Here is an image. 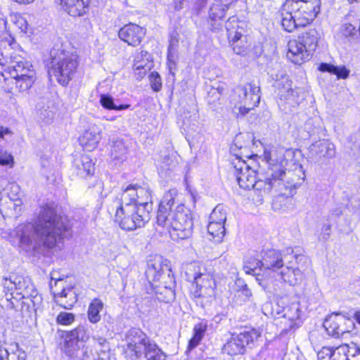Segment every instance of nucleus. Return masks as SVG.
<instances>
[{
  "instance_id": "nucleus-1",
  "label": "nucleus",
  "mask_w": 360,
  "mask_h": 360,
  "mask_svg": "<svg viewBox=\"0 0 360 360\" xmlns=\"http://www.w3.org/2000/svg\"><path fill=\"white\" fill-rule=\"evenodd\" d=\"M285 163L284 158L280 162L270 159L268 168L259 171L242 160L240 155L235 154L231 166L238 185L243 189L253 188L269 193L274 188H278L282 195L292 196L304 181L305 174L301 166L286 171Z\"/></svg>"
},
{
  "instance_id": "nucleus-2",
  "label": "nucleus",
  "mask_w": 360,
  "mask_h": 360,
  "mask_svg": "<svg viewBox=\"0 0 360 360\" xmlns=\"http://www.w3.org/2000/svg\"><path fill=\"white\" fill-rule=\"evenodd\" d=\"M151 191L148 186L129 184L109 204L110 213H115V221L126 231L141 228L150 219L153 210Z\"/></svg>"
},
{
  "instance_id": "nucleus-3",
  "label": "nucleus",
  "mask_w": 360,
  "mask_h": 360,
  "mask_svg": "<svg viewBox=\"0 0 360 360\" xmlns=\"http://www.w3.org/2000/svg\"><path fill=\"white\" fill-rule=\"evenodd\" d=\"M20 231V243L22 245H32V238L30 233L33 232L46 247L52 248L71 235V225L66 217L47 207L41 210L35 224H28L18 231Z\"/></svg>"
},
{
  "instance_id": "nucleus-4",
  "label": "nucleus",
  "mask_w": 360,
  "mask_h": 360,
  "mask_svg": "<svg viewBox=\"0 0 360 360\" xmlns=\"http://www.w3.org/2000/svg\"><path fill=\"white\" fill-rule=\"evenodd\" d=\"M126 342L124 353L130 360H167L162 349L141 329L129 330Z\"/></svg>"
},
{
  "instance_id": "nucleus-5",
  "label": "nucleus",
  "mask_w": 360,
  "mask_h": 360,
  "mask_svg": "<svg viewBox=\"0 0 360 360\" xmlns=\"http://www.w3.org/2000/svg\"><path fill=\"white\" fill-rule=\"evenodd\" d=\"M48 73L62 86H67L74 77L78 67V56L72 52L53 48L50 53Z\"/></svg>"
},
{
  "instance_id": "nucleus-6",
  "label": "nucleus",
  "mask_w": 360,
  "mask_h": 360,
  "mask_svg": "<svg viewBox=\"0 0 360 360\" xmlns=\"http://www.w3.org/2000/svg\"><path fill=\"white\" fill-rule=\"evenodd\" d=\"M4 80L9 78L20 92L28 90L36 79V72L32 63L21 57H14L1 72Z\"/></svg>"
},
{
  "instance_id": "nucleus-7",
  "label": "nucleus",
  "mask_w": 360,
  "mask_h": 360,
  "mask_svg": "<svg viewBox=\"0 0 360 360\" xmlns=\"http://www.w3.org/2000/svg\"><path fill=\"white\" fill-rule=\"evenodd\" d=\"M321 33L315 28H311L298 37V40L288 42V58L295 64H302L309 60L312 52L316 50Z\"/></svg>"
},
{
  "instance_id": "nucleus-8",
  "label": "nucleus",
  "mask_w": 360,
  "mask_h": 360,
  "mask_svg": "<svg viewBox=\"0 0 360 360\" xmlns=\"http://www.w3.org/2000/svg\"><path fill=\"white\" fill-rule=\"evenodd\" d=\"M61 338L64 340L62 349L68 356L75 360H86L87 350L82 345L89 340V334L84 326L63 331Z\"/></svg>"
},
{
  "instance_id": "nucleus-9",
  "label": "nucleus",
  "mask_w": 360,
  "mask_h": 360,
  "mask_svg": "<svg viewBox=\"0 0 360 360\" xmlns=\"http://www.w3.org/2000/svg\"><path fill=\"white\" fill-rule=\"evenodd\" d=\"M174 239H186L193 233V221L190 210L183 205L176 207L166 226Z\"/></svg>"
},
{
  "instance_id": "nucleus-10",
  "label": "nucleus",
  "mask_w": 360,
  "mask_h": 360,
  "mask_svg": "<svg viewBox=\"0 0 360 360\" xmlns=\"http://www.w3.org/2000/svg\"><path fill=\"white\" fill-rule=\"evenodd\" d=\"M321 0H285L283 11L295 13L298 22L311 24L321 11Z\"/></svg>"
},
{
  "instance_id": "nucleus-11",
  "label": "nucleus",
  "mask_w": 360,
  "mask_h": 360,
  "mask_svg": "<svg viewBox=\"0 0 360 360\" xmlns=\"http://www.w3.org/2000/svg\"><path fill=\"white\" fill-rule=\"evenodd\" d=\"M294 250L288 248L283 251L269 250L262 255V269H264V274L269 271L278 273L282 269L285 264L291 263L290 259H293Z\"/></svg>"
},
{
  "instance_id": "nucleus-12",
  "label": "nucleus",
  "mask_w": 360,
  "mask_h": 360,
  "mask_svg": "<svg viewBox=\"0 0 360 360\" xmlns=\"http://www.w3.org/2000/svg\"><path fill=\"white\" fill-rule=\"evenodd\" d=\"M261 335L255 329L245 330L239 334H233L223 347V352L230 356L243 354L245 348Z\"/></svg>"
},
{
  "instance_id": "nucleus-13",
  "label": "nucleus",
  "mask_w": 360,
  "mask_h": 360,
  "mask_svg": "<svg viewBox=\"0 0 360 360\" xmlns=\"http://www.w3.org/2000/svg\"><path fill=\"white\" fill-rule=\"evenodd\" d=\"M165 274L168 279L174 277L169 261L160 255L150 256L147 260V267L145 271L148 282L159 281Z\"/></svg>"
},
{
  "instance_id": "nucleus-14",
  "label": "nucleus",
  "mask_w": 360,
  "mask_h": 360,
  "mask_svg": "<svg viewBox=\"0 0 360 360\" xmlns=\"http://www.w3.org/2000/svg\"><path fill=\"white\" fill-rule=\"evenodd\" d=\"M3 288L8 291H15L16 295H31L30 292L35 293L34 285L28 277L17 274H11L9 277H5L2 281Z\"/></svg>"
},
{
  "instance_id": "nucleus-15",
  "label": "nucleus",
  "mask_w": 360,
  "mask_h": 360,
  "mask_svg": "<svg viewBox=\"0 0 360 360\" xmlns=\"http://www.w3.org/2000/svg\"><path fill=\"white\" fill-rule=\"evenodd\" d=\"M304 259H306L304 255L293 252V259H290L292 262L285 264L278 274L284 282L289 283L290 285H298L303 279V274L297 265Z\"/></svg>"
},
{
  "instance_id": "nucleus-16",
  "label": "nucleus",
  "mask_w": 360,
  "mask_h": 360,
  "mask_svg": "<svg viewBox=\"0 0 360 360\" xmlns=\"http://www.w3.org/2000/svg\"><path fill=\"white\" fill-rule=\"evenodd\" d=\"M177 194L176 189H170L164 194L160 202L157 214V224L159 226H164L167 224Z\"/></svg>"
},
{
  "instance_id": "nucleus-17",
  "label": "nucleus",
  "mask_w": 360,
  "mask_h": 360,
  "mask_svg": "<svg viewBox=\"0 0 360 360\" xmlns=\"http://www.w3.org/2000/svg\"><path fill=\"white\" fill-rule=\"evenodd\" d=\"M146 30L136 24L125 25L119 31V37L129 45L136 46L143 39Z\"/></svg>"
},
{
  "instance_id": "nucleus-18",
  "label": "nucleus",
  "mask_w": 360,
  "mask_h": 360,
  "mask_svg": "<svg viewBox=\"0 0 360 360\" xmlns=\"http://www.w3.org/2000/svg\"><path fill=\"white\" fill-rule=\"evenodd\" d=\"M310 157L316 161L323 158H333L335 156V145L327 139L313 143L309 148Z\"/></svg>"
},
{
  "instance_id": "nucleus-19",
  "label": "nucleus",
  "mask_w": 360,
  "mask_h": 360,
  "mask_svg": "<svg viewBox=\"0 0 360 360\" xmlns=\"http://www.w3.org/2000/svg\"><path fill=\"white\" fill-rule=\"evenodd\" d=\"M262 258L259 259L255 256L246 257L244 260L243 269L247 274L256 276V280L262 287L264 290L270 291L268 281L264 280L259 276H263L264 269H262Z\"/></svg>"
},
{
  "instance_id": "nucleus-20",
  "label": "nucleus",
  "mask_w": 360,
  "mask_h": 360,
  "mask_svg": "<svg viewBox=\"0 0 360 360\" xmlns=\"http://www.w3.org/2000/svg\"><path fill=\"white\" fill-rule=\"evenodd\" d=\"M237 92L243 104L248 105L250 108H255L259 103L260 89L256 84L247 83L243 86H238Z\"/></svg>"
},
{
  "instance_id": "nucleus-21",
  "label": "nucleus",
  "mask_w": 360,
  "mask_h": 360,
  "mask_svg": "<svg viewBox=\"0 0 360 360\" xmlns=\"http://www.w3.org/2000/svg\"><path fill=\"white\" fill-rule=\"evenodd\" d=\"M90 0H56L61 8L73 17L83 16L89 11Z\"/></svg>"
},
{
  "instance_id": "nucleus-22",
  "label": "nucleus",
  "mask_w": 360,
  "mask_h": 360,
  "mask_svg": "<svg viewBox=\"0 0 360 360\" xmlns=\"http://www.w3.org/2000/svg\"><path fill=\"white\" fill-rule=\"evenodd\" d=\"M197 290L194 292L195 297H212L214 293L216 282L212 276L207 274V271L198 278L195 283Z\"/></svg>"
},
{
  "instance_id": "nucleus-23",
  "label": "nucleus",
  "mask_w": 360,
  "mask_h": 360,
  "mask_svg": "<svg viewBox=\"0 0 360 360\" xmlns=\"http://www.w3.org/2000/svg\"><path fill=\"white\" fill-rule=\"evenodd\" d=\"M101 139V129L96 125H92L84 132L79 141L84 150L91 151L97 147Z\"/></svg>"
},
{
  "instance_id": "nucleus-24",
  "label": "nucleus",
  "mask_w": 360,
  "mask_h": 360,
  "mask_svg": "<svg viewBox=\"0 0 360 360\" xmlns=\"http://www.w3.org/2000/svg\"><path fill=\"white\" fill-rule=\"evenodd\" d=\"M72 170L79 177L86 178L94 174V163L89 155H82L79 158L74 160Z\"/></svg>"
},
{
  "instance_id": "nucleus-25",
  "label": "nucleus",
  "mask_w": 360,
  "mask_h": 360,
  "mask_svg": "<svg viewBox=\"0 0 360 360\" xmlns=\"http://www.w3.org/2000/svg\"><path fill=\"white\" fill-rule=\"evenodd\" d=\"M271 78L274 80L273 86L276 88L278 98L284 97V94L292 89V82L284 70H278V72H269Z\"/></svg>"
},
{
  "instance_id": "nucleus-26",
  "label": "nucleus",
  "mask_w": 360,
  "mask_h": 360,
  "mask_svg": "<svg viewBox=\"0 0 360 360\" xmlns=\"http://www.w3.org/2000/svg\"><path fill=\"white\" fill-rule=\"evenodd\" d=\"M244 25L245 23L243 22H239L236 17L232 16L229 18L225 25L228 39H247V35L245 34V30Z\"/></svg>"
},
{
  "instance_id": "nucleus-27",
  "label": "nucleus",
  "mask_w": 360,
  "mask_h": 360,
  "mask_svg": "<svg viewBox=\"0 0 360 360\" xmlns=\"http://www.w3.org/2000/svg\"><path fill=\"white\" fill-rule=\"evenodd\" d=\"M281 18L283 29L288 32H292L295 30L306 26L303 22H298L295 13L290 11H283V5L281 11Z\"/></svg>"
},
{
  "instance_id": "nucleus-28",
  "label": "nucleus",
  "mask_w": 360,
  "mask_h": 360,
  "mask_svg": "<svg viewBox=\"0 0 360 360\" xmlns=\"http://www.w3.org/2000/svg\"><path fill=\"white\" fill-rule=\"evenodd\" d=\"M302 93V91L301 89L292 88L284 94V97H281L278 100V105L285 106V108L297 106L304 98Z\"/></svg>"
},
{
  "instance_id": "nucleus-29",
  "label": "nucleus",
  "mask_w": 360,
  "mask_h": 360,
  "mask_svg": "<svg viewBox=\"0 0 360 360\" xmlns=\"http://www.w3.org/2000/svg\"><path fill=\"white\" fill-rule=\"evenodd\" d=\"M54 294L55 297L58 296L56 302L64 309H71L77 302V295L72 288H63L58 295H56V292H54Z\"/></svg>"
},
{
  "instance_id": "nucleus-30",
  "label": "nucleus",
  "mask_w": 360,
  "mask_h": 360,
  "mask_svg": "<svg viewBox=\"0 0 360 360\" xmlns=\"http://www.w3.org/2000/svg\"><path fill=\"white\" fill-rule=\"evenodd\" d=\"M186 280L194 283L207 271L203 264L198 262L186 264L184 266Z\"/></svg>"
},
{
  "instance_id": "nucleus-31",
  "label": "nucleus",
  "mask_w": 360,
  "mask_h": 360,
  "mask_svg": "<svg viewBox=\"0 0 360 360\" xmlns=\"http://www.w3.org/2000/svg\"><path fill=\"white\" fill-rule=\"evenodd\" d=\"M175 281L174 278L172 277L169 279V285L160 286L156 291L157 298L160 302L165 303H169L175 299Z\"/></svg>"
},
{
  "instance_id": "nucleus-32",
  "label": "nucleus",
  "mask_w": 360,
  "mask_h": 360,
  "mask_svg": "<svg viewBox=\"0 0 360 360\" xmlns=\"http://www.w3.org/2000/svg\"><path fill=\"white\" fill-rule=\"evenodd\" d=\"M128 153V147L123 139H117L112 141L110 155L114 160L123 161Z\"/></svg>"
},
{
  "instance_id": "nucleus-33",
  "label": "nucleus",
  "mask_w": 360,
  "mask_h": 360,
  "mask_svg": "<svg viewBox=\"0 0 360 360\" xmlns=\"http://www.w3.org/2000/svg\"><path fill=\"white\" fill-rule=\"evenodd\" d=\"M103 302L100 299L92 300L87 311L88 319L91 323H96L100 321V312L103 309Z\"/></svg>"
},
{
  "instance_id": "nucleus-34",
  "label": "nucleus",
  "mask_w": 360,
  "mask_h": 360,
  "mask_svg": "<svg viewBox=\"0 0 360 360\" xmlns=\"http://www.w3.org/2000/svg\"><path fill=\"white\" fill-rule=\"evenodd\" d=\"M338 322V313L333 314L327 317L323 322V327L328 334L334 338H340V326Z\"/></svg>"
},
{
  "instance_id": "nucleus-35",
  "label": "nucleus",
  "mask_w": 360,
  "mask_h": 360,
  "mask_svg": "<svg viewBox=\"0 0 360 360\" xmlns=\"http://www.w3.org/2000/svg\"><path fill=\"white\" fill-rule=\"evenodd\" d=\"M319 70L321 72H328L335 75L339 79H346L349 74V70L345 66L338 67L325 63L319 65Z\"/></svg>"
},
{
  "instance_id": "nucleus-36",
  "label": "nucleus",
  "mask_w": 360,
  "mask_h": 360,
  "mask_svg": "<svg viewBox=\"0 0 360 360\" xmlns=\"http://www.w3.org/2000/svg\"><path fill=\"white\" fill-rule=\"evenodd\" d=\"M348 313H338V323L340 336L352 332L355 328L354 320L347 316Z\"/></svg>"
},
{
  "instance_id": "nucleus-37",
  "label": "nucleus",
  "mask_w": 360,
  "mask_h": 360,
  "mask_svg": "<svg viewBox=\"0 0 360 360\" xmlns=\"http://www.w3.org/2000/svg\"><path fill=\"white\" fill-rule=\"evenodd\" d=\"M207 232L213 236V238H216V241L219 242L225 235L224 224L209 220Z\"/></svg>"
},
{
  "instance_id": "nucleus-38",
  "label": "nucleus",
  "mask_w": 360,
  "mask_h": 360,
  "mask_svg": "<svg viewBox=\"0 0 360 360\" xmlns=\"http://www.w3.org/2000/svg\"><path fill=\"white\" fill-rule=\"evenodd\" d=\"M226 91L224 84L216 83L214 86H211L207 91V101L210 104L214 103L220 99L221 95Z\"/></svg>"
},
{
  "instance_id": "nucleus-39",
  "label": "nucleus",
  "mask_w": 360,
  "mask_h": 360,
  "mask_svg": "<svg viewBox=\"0 0 360 360\" xmlns=\"http://www.w3.org/2000/svg\"><path fill=\"white\" fill-rule=\"evenodd\" d=\"M101 105L108 110H123L129 108V104H122L116 105L114 103L112 97L108 94H102L100 98Z\"/></svg>"
},
{
  "instance_id": "nucleus-40",
  "label": "nucleus",
  "mask_w": 360,
  "mask_h": 360,
  "mask_svg": "<svg viewBox=\"0 0 360 360\" xmlns=\"http://www.w3.org/2000/svg\"><path fill=\"white\" fill-rule=\"evenodd\" d=\"M21 203L20 199L13 200L11 197H6V198H0V212L4 214H9L8 210L14 209L16 210Z\"/></svg>"
},
{
  "instance_id": "nucleus-41",
  "label": "nucleus",
  "mask_w": 360,
  "mask_h": 360,
  "mask_svg": "<svg viewBox=\"0 0 360 360\" xmlns=\"http://www.w3.org/2000/svg\"><path fill=\"white\" fill-rule=\"evenodd\" d=\"M229 41L231 42L233 50L236 54L241 56L247 54L249 47L247 39H229Z\"/></svg>"
},
{
  "instance_id": "nucleus-42",
  "label": "nucleus",
  "mask_w": 360,
  "mask_h": 360,
  "mask_svg": "<svg viewBox=\"0 0 360 360\" xmlns=\"http://www.w3.org/2000/svg\"><path fill=\"white\" fill-rule=\"evenodd\" d=\"M227 7L219 4L215 3L210 8V18L212 20H221L224 16Z\"/></svg>"
},
{
  "instance_id": "nucleus-43",
  "label": "nucleus",
  "mask_w": 360,
  "mask_h": 360,
  "mask_svg": "<svg viewBox=\"0 0 360 360\" xmlns=\"http://www.w3.org/2000/svg\"><path fill=\"white\" fill-rule=\"evenodd\" d=\"M210 221L225 223L226 220V212L222 205H218L212 210L209 217Z\"/></svg>"
},
{
  "instance_id": "nucleus-44",
  "label": "nucleus",
  "mask_w": 360,
  "mask_h": 360,
  "mask_svg": "<svg viewBox=\"0 0 360 360\" xmlns=\"http://www.w3.org/2000/svg\"><path fill=\"white\" fill-rule=\"evenodd\" d=\"M37 116L39 120L44 124H49L54 117V112L49 106L45 108L42 106L37 110Z\"/></svg>"
},
{
  "instance_id": "nucleus-45",
  "label": "nucleus",
  "mask_w": 360,
  "mask_h": 360,
  "mask_svg": "<svg viewBox=\"0 0 360 360\" xmlns=\"http://www.w3.org/2000/svg\"><path fill=\"white\" fill-rule=\"evenodd\" d=\"M30 294H32L31 295H28V296H24L23 295H21L19 296V301L20 300H22V303H25V304H28L29 305H32L34 308H36V307L37 305H39L41 302V300H42V298L41 297V295H39L37 291V290L35 289V293L34 292H30Z\"/></svg>"
},
{
  "instance_id": "nucleus-46",
  "label": "nucleus",
  "mask_w": 360,
  "mask_h": 360,
  "mask_svg": "<svg viewBox=\"0 0 360 360\" xmlns=\"http://www.w3.org/2000/svg\"><path fill=\"white\" fill-rule=\"evenodd\" d=\"M350 349L347 345H342L333 350V360H349Z\"/></svg>"
},
{
  "instance_id": "nucleus-47",
  "label": "nucleus",
  "mask_w": 360,
  "mask_h": 360,
  "mask_svg": "<svg viewBox=\"0 0 360 360\" xmlns=\"http://www.w3.org/2000/svg\"><path fill=\"white\" fill-rule=\"evenodd\" d=\"M340 34L342 37L349 41L356 36V27L350 23L344 24L341 26Z\"/></svg>"
},
{
  "instance_id": "nucleus-48",
  "label": "nucleus",
  "mask_w": 360,
  "mask_h": 360,
  "mask_svg": "<svg viewBox=\"0 0 360 360\" xmlns=\"http://www.w3.org/2000/svg\"><path fill=\"white\" fill-rule=\"evenodd\" d=\"M75 320V315L72 313L61 311L56 317V323L60 325L68 326Z\"/></svg>"
},
{
  "instance_id": "nucleus-49",
  "label": "nucleus",
  "mask_w": 360,
  "mask_h": 360,
  "mask_svg": "<svg viewBox=\"0 0 360 360\" xmlns=\"http://www.w3.org/2000/svg\"><path fill=\"white\" fill-rule=\"evenodd\" d=\"M151 88L154 91H160L162 89V82L160 75L157 72H152L150 75Z\"/></svg>"
},
{
  "instance_id": "nucleus-50",
  "label": "nucleus",
  "mask_w": 360,
  "mask_h": 360,
  "mask_svg": "<svg viewBox=\"0 0 360 360\" xmlns=\"http://www.w3.org/2000/svg\"><path fill=\"white\" fill-rule=\"evenodd\" d=\"M26 352L22 349H20L18 347V345H17L16 350L12 352L11 354H9V356L8 357V360H26Z\"/></svg>"
},
{
  "instance_id": "nucleus-51",
  "label": "nucleus",
  "mask_w": 360,
  "mask_h": 360,
  "mask_svg": "<svg viewBox=\"0 0 360 360\" xmlns=\"http://www.w3.org/2000/svg\"><path fill=\"white\" fill-rule=\"evenodd\" d=\"M4 292H5V297L8 302H10V304L12 308H15L17 306L13 301V300H16V302H19V296L16 295L15 291L11 290L8 291L7 289L4 288Z\"/></svg>"
},
{
  "instance_id": "nucleus-52",
  "label": "nucleus",
  "mask_w": 360,
  "mask_h": 360,
  "mask_svg": "<svg viewBox=\"0 0 360 360\" xmlns=\"http://www.w3.org/2000/svg\"><path fill=\"white\" fill-rule=\"evenodd\" d=\"M333 350L330 347H323L318 353V359L333 358Z\"/></svg>"
},
{
  "instance_id": "nucleus-53",
  "label": "nucleus",
  "mask_w": 360,
  "mask_h": 360,
  "mask_svg": "<svg viewBox=\"0 0 360 360\" xmlns=\"http://www.w3.org/2000/svg\"><path fill=\"white\" fill-rule=\"evenodd\" d=\"M207 328V321H201L200 323L195 325L193 328V333L197 335H200L202 337L204 336L205 333Z\"/></svg>"
},
{
  "instance_id": "nucleus-54",
  "label": "nucleus",
  "mask_w": 360,
  "mask_h": 360,
  "mask_svg": "<svg viewBox=\"0 0 360 360\" xmlns=\"http://www.w3.org/2000/svg\"><path fill=\"white\" fill-rule=\"evenodd\" d=\"M202 338L203 337H202L201 335H197L196 333H194L193 336L189 340L187 350L190 351L195 348L199 345Z\"/></svg>"
},
{
  "instance_id": "nucleus-55",
  "label": "nucleus",
  "mask_w": 360,
  "mask_h": 360,
  "mask_svg": "<svg viewBox=\"0 0 360 360\" xmlns=\"http://www.w3.org/2000/svg\"><path fill=\"white\" fill-rule=\"evenodd\" d=\"M13 162V156L7 153L0 155V165H7Z\"/></svg>"
},
{
  "instance_id": "nucleus-56",
  "label": "nucleus",
  "mask_w": 360,
  "mask_h": 360,
  "mask_svg": "<svg viewBox=\"0 0 360 360\" xmlns=\"http://www.w3.org/2000/svg\"><path fill=\"white\" fill-rule=\"evenodd\" d=\"M21 312L22 316H30L32 312L36 311V308H34L32 305L25 304L21 302Z\"/></svg>"
},
{
  "instance_id": "nucleus-57",
  "label": "nucleus",
  "mask_w": 360,
  "mask_h": 360,
  "mask_svg": "<svg viewBox=\"0 0 360 360\" xmlns=\"http://www.w3.org/2000/svg\"><path fill=\"white\" fill-rule=\"evenodd\" d=\"M248 285L245 283L243 279L240 278H237L235 280V287L236 291L240 292L242 290V289H244Z\"/></svg>"
},
{
  "instance_id": "nucleus-58",
  "label": "nucleus",
  "mask_w": 360,
  "mask_h": 360,
  "mask_svg": "<svg viewBox=\"0 0 360 360\" xmlns=\"http://www.w3.org/2000/svg\"><path fill=\"white\" fill-rule=\"evenodd\" d=\"M187 1L188 0H173L174 9L176 11H181L184 8Z\"/></svg>"
},
{
  "instance_id": "nucleus-59",
  "label": "nucleus",
  "mask_w": 360,
  "mask_h": 360,
  "mask_svg": "<svg viewBox=\"0 0 360 360\" xmlns=\"http://www.w3.org/2000/svg\"><path fill=\"white\" fill-rule=\"evenodd\" d=\"M352 349L354 352L352 353L350 351L349 360H360V349L354 347Z\"/></svg>"
},
{
  "instance_id": "nucleus-60",
  "label": "nucleus",
  "mask_w": 360,
  "mask_h": 360,
  "mask_svg": "<svg viewBox=\"0 0 360 360\" xmlns=\"http://www.w3.org/2000/svg\"><path fill=\"white\" fill-rule=\"evenodd\" d=\"M239 292H240L241 295L245 297L244 300H248L252 296V291L248 288V286L245 287L244 289H242V290Z\"/></svg>"
},
{
  "instance_id": "nucleus-61",
  "label": "nucleus",
  "mask_w": 360,
  "mask_h": 360,
  "mask_svg": "<svg viewBox=\"0 0 360 360\" xmlns=\"http://www.w3.org/2000/svg\"><path fill=\"white\" fill-rule=\"evenodd\" d=\"M179 39L176 35H172L169 40V45L168 48H171L172 49H176V47L178 46Z\"/></svg>"
},
{
  "instance_id": "nucleus-62",
  "label": "nucleus",
  "mask_w": 360,
  "mask_h": 360,
  "mask_svg": "<svg viewBox=\"0 0 360 360\" xmlns=\"http://www.w3.org/2000/svg\"><path fill=\"white\" fill-rule=\"evenodd\" d=\"M167 67L169 73L174 76L175 75L174 70H176V63L174 60H167Z\"/></svg>"
},
{
  "instance_id": "nucleus-63",
  "label": "nucleus",
  "mask_w": 360,
  "mask_h": 360,
  "mask_svg": "<svg viewBox=\"0 0 360 360\" xmlns=\"http://www.w3.org/2000/svg\"><path fill=\"white\" fill-rule=\"evenodd\" d=\"M254 108H250L249 107L248 105H245V104H243V106H240L239 107V112L241 115H246L247 113L249 112V111L251 110V109H253Z\"/></svg>"
},
{
  "instance_id": "nucleus-64",
  "label": "nucleus",
  "mask_w": 360,
  "mask_h": 360,
  "mask_svg": "<svg viewBox=\"0 0 360 360\" xmlns=\"http://www.w3.org/2000/svg\"><path fill=\"white\" fill-rule=\"evenodd\" d=\"M8 352L6 349L0 347V360H8Z\"/></svg>"
}]
</instances>
